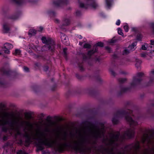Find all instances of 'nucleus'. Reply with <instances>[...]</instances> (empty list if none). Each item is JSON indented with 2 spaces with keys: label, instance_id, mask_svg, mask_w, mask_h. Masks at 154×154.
<instances>
[{
  "label": "nucleus",
  "instance_id": "1",
  "mask_svg": "<svg viewBox=\"0 0 154 154\" xmlns=\"http://www.w3.org/2000/svg\"><path fill=\"white\" fill-rule=\"evenodd\" d=\"M125 119L129 123L131 128L128 129L120 137L119 132L116 131L110 133L109 138L104 137L102 142L106 147L100 146L103 154H138L141 152V147L138 141L126 145L120 149L116 148L125 139L134 137L135 131L133 127L138 125L137 122L128 116H125Z\"/></svg>",
  "mask_w": 154,
  "mask_h": 154
},
{
  "label": "nucleus",
  "instance_id": "2",
  "mask_svg": "<svg viewBox=\"0 0 154 154\" xmlns=\"http://www.w3.org/2000/svg\"><path fill=\"white\" fill-rule=\"evenodd\" d=\"M12 115L7 112L2 111L0 110V125H8L11 129L15 130L17 132V134L20 135L21 133L20 131L21 128H23V126H21V123L20 122V119H22L21 117H14L11 121H9L8 119H5L4 118H8V116Z\"/></svg>",
  "mask_w": 154,
  "mask_h": 154
},
{
  "label": "nucleus",
  "instance_id": "3",
  "mask_svg": "<svg viewBox=\"0 0 154 154\" xmlns=\"http://www.w3.org/2000/svg\"><path fill=\"white\" fill-rule=\"evenodd\" d=\"M83 137H78L77 140L74 141V145L72 146L68 144L67 143H58L56 144V148L59 152H62L63 151L65 147H71L76 152H85V149L83 147L85 139Z\"/></svg>",
  "mask_w": 154,
  "mask_h": 154
},
{
  "label": "nucleus",
  "instance_id": "4",
  "mask_svg": "<svg viewBox=\"0 0 154 154\" xmlns=\"http://www.w3.org/2000/svg\"><path fill=\"white\" fill-rule=\"evenodd\" d=\"M49 131L48 128H46L43 131H39L36 133L35 135L37 137V139L39 140L37 144L38 147L37 151H41L44 149V147L42 146V144L49 147H51L55 143V141H49L47 138L48 134L47 132Z\"/></svg>",
  "mask_w": 154,
  "mask_h": 154
},
{
  "label": "nucleus",
  "instance_id": "5",
  "mask_svg": "<svg viewBox=\"0 0 154 154\" xmlns=\"http://www.w3.org/2000/svg\"><path fill=\"white\" fill-rule=\"evenodd\" d=\"M87 126L89 128L90 133L93 137L97 139L104 137L105 131L103 124H100V128L90 122L88 123Z\"/></svg>",
  "mask_w": 154,
  "mask_h": 154
},
{
  "label": "nucleus",
  "instance_id": "6",
  "mask_svg": "<svg viewBox=\"0 0 154 154\" xmlns=\"http://www.w3.org/2000/svg\"><path fill=\"white\" fill-rule=\"evenodd\" d=\"M142 141L143 144H146L148 146L152 145L151 148L145 149L143 151V154H154V141L152 140L148 134H144L142 137Z\"/></svg>",
  "mask_w": 154,
  "mask_h": 154
},
{
  "label": "nucleus",
  "instance_id": "7",
  "mask_svg": "<svg viewBox=\"0 0 154 154\" xmlns=\"http://www.w3.org/2000/svg\"><path fill=\"white\" fill-rule=\"evenodd\" d=\"M41 39L43 43L47 44L43 47V48H45L52 52L54 51L55 44L53 40L51 38L47 39L44 36L42 37Z\"/></svg>",
  "mask_w": 154,
  "mask_h": 154
},
{
  "label": "nucleus",
  "instance_id": "8",
  "mask_svg": "<svg viewBox=\"0 0 154 154\" xmlns=\"http://www.w3.org/2000/svg\"><path fill=\"white\" fill-rule=\"evenodd\" d=\"M132 112L131 110L128 109L126 111L124 110H120L117 111L114 114V117L112 119V122L114 124H117L119 122V120L118 119L123 116L125 114L127 113H131Z\"/></svg>",
  "mask_w": 154,
  "mask_h": 154
},
{
  "label": "nucleus",
  "instance_id": "9",
  "mask_svg": "<svg viewBox=\"0 0 154 154\" xmlns=\"http://www.w3.org/2000/svg\"><path fill=\"white\" fill-rule=\"evenodd\" d=\"M103 43L99 42L97 43V44L93 47V48L92 50L89 51L88 53L87 56L86 55L84 54L83 56V58L84 60H85L88 58H90L91 56L95 53L97 51L98 48L97 46L100 47H103Z\"/></svg>",
  "mask_w": 154,
  "mask_h": 154
},
{
  "label": "nucleus",
  "instance_id": "10",
  "mask_svg": "<svg viewBox=\"0 0 154 154\" xmlns=\"http://www.w3.org/2000/svg\"><path fill=\"white\" fill-rule=\"evenodd\" d=\"M144 75V73L143 72H139L136 74V76L133 78V80L131 84V87H133L139 84L142 81L141 77Z\"/></svg>",
  "mask_w": 154,
  "mask_h": 154
},
{
  "label": "nucleus",
  "instance_id": "11",
  "mask_svg": "<svg viewBox=\"0 0 154 154\" xmlns=\"http://www.w3.org/2000/svg\"><path fill=\"white\" fill-rule=\"evenodd\" d=\"M79 137H83L85 138V142L83 146V147L85 149V152H81V153H85L87 152H91V150L92 148L91 147H88L86 148L85 147V143H86V142L87 141V136H86V132L85 131H83V134H82L81 132L80 131L79 132Z\"/></svg>",
  "mask_w": 154,
  "mask_h": 154
},
{
  "label": "nucleus",
  "instance_id": "12",
  "mask_svg": "<svg viewBox=\"0 0 154 154\" xmlns=\"http://www.w3.org/2000/svg\"><path fill=\"white\" fill-rule=\"evenodd\" d=\"M20 122L21 123V126L23 127L24 131L25 130L26 128L25 125L28 127L30 129L33 128V125L28 121L23 120L22 119H20Z\"/></svg>",
  "mask_w": 154,
  "mask_h": 154
},
{
  "label": "nucleus",
  "instance_id": "13",
  "mask_svg": "<svg viewBox=\"0 0 154 154\" xmlns=\"http://www.w3.org/2000/svg\"><path fill=\"white\" fill-rule=\"evenodd\" d=\"M69 2L68 0H54L53 1L54 4L57 6L66 5Z\"/></svg>",
  "mask_w": 154,
  "mask_h": 154
},
{
  "label": "nucleus",
  "instance_id": "14",
  "mask_svg": "<svg viewBox=\"0 0 154 154\" xmlns=\"http://www.w3.org/2000/svg\"><path fill=\"white\" fill-rule=\"evenodd\" d=\"M94 0H85V4L79 2V6L81 8H84L86 9L88 8L89 6H90Z\"/></svg>",
  "mask_w": 154,
  "mask_h": 154
},
{
  "label": "nucleus",
  "instance_id": "15",
  "mask_svg": "<svg viewBox=\"0 0 154 154\" xmlns=\"http://www.w3.org/2000/svg\"><path fill=\"white\" fill-rule=\"evenodd\" d=\"M19 17V16L17 14L8 15H6L5 17L8 19L11 20H14L17 19Z\"/></svg>",
  "mask_w": 154,
  "mask_h": 154
},
{
  "label": "nucleus",
  "instance_id": "16",
  "mask_svg": "<svg viewBox=\"0 0 154 154\" xmlns=\"http://www.w3.org/2000/svg\"><path fill=\"white\" fill-rule=\"evenodd\" d=\"M3 29L4 33H8L10 30L9 24L7 23H4L3 25Z\"/></svg>",
  "mask_w": 154,
  "mask_h": 154
},
{
  "label": "nucleus",
  "instance_id": "17",
  "mask_svg": "<svg viewBox=\"0 0 154 154\" xmlns=\"http://www.w3.org/2000/svg\"><path fill=\"white\" fill-rule=\"evenodd\" d=\"M60 36L61 39L63 42L66 45H68L69 44L68 43H67L66 36L65 34L63 33H61Z\"/></svg>",
  "mask_w": 154,
  "mask_h": 154
},
{
  "label": "nucleus",
  "instance_id": "18",
  "mask_svg": "<svg viewBox=\"0 0 154 154\" xmlns=\"http://www.w3.org/2000/svg\"><path fill=\"white\" fill-rule=\"evenodd\" d=\"M131 90V88L129 87H122L120 90V92L119 93V94L120 95L122 93L126 92L129 91Z\"/></svg>",
  "mask_w": 154,
  "mask_h": 154
},
{
  "label": "nucleus",
  "instance_id": "19",
  "mask_svg": "<svg viewBox=\"0 0 154 154\" xmlns=\"http://www.w3.org/2000/svg\"><path fill=\"white\" fill-rule=\"evenodd\" d=\"M33 114V112H26L24 113L25 117L28 120H29L32 119V115Z\"/></svg>",
  "mask_w": 154,
  "mask_h": 154
},
{
  "label": "nucleus",
  "instance_id": "20",
  "mask_svg": "<svg viewBox=\"0 0 154 154\" xmlns=\"http://www.w3.org/2000/svg\"><path fill=\"white\" fill-rule=\"evenodd\" d=\"M0 70L4 74L6 75L9 74L11 72L9 69H6L4 67L1 68Z\"/></svg>",
  "mask_w": 154,
  "mask_h": 154
},
{
  "label": "nucleus",
  "instance_id": "21",
  "mask_svg": "<svg viewBox=\"0 0 154 154\" xmlns=\"http://www.w3.org/2000/svg\"><path fill=\"white\" fill-rule=\"evenodd\" d=\"M70 23V21L69 19H65L63 21L62 27L68 26ZM62 28H63V27Z\"/></svg>",
  "mask_w": 154,
  "mask_h": 154
},
{
  "label": "nucleus",
  "instance_id": "22",
  "mask_svg": "<svg viewBox=\"0 0 154 154\" xmlns=\"http://www.w3.org/2000/svg\"><path fill=\"white\" fill-rule=\"evenodd\" d=\"M13 47V45L9 43H6L4 44V48L5 49H8L10 50Z\"/></svg>",
  "mask_w": 154,
  "mask_h": 154
},
{
  "label": "nucleus",
  "instance_id": "23",
  "mask_svg": "<svg viewBox=\"0 0 154 154\" xmlns=\"http://www.w3.org/2000/svg\"><path fill=\"white\" fill-rule=\"evenodd\" d=\"M37 31L35 29H30L28 32V34L31 36L35 35L37 33Z\"/></svg>",
  "mask_w": 154,
  "mask_h": 154
},
{
  "label": "nucleus",
  "instance_id": "24",
  "mask_svg": "<svg viewBox=\"0 0 154 154\" xmlns=\"http://www.w3.org/2000/svg\"><path fill=\"white\" fill-rule=\"evenodd\" d=\"M12 1L13 3L18 5H20L23 2L22 0H12Z\"/></svg>",
  "mask_w": 154,
  "mask_h": 154
},
{
  "label": "nucleus",
  "instance_id": "25",
  "mask_svg": "<svg viewBox=\"0 0 154 154\" xmlns=\"http://www.w3.org/2000/svg\"><path fill=\"white\" fill-rule=\"evenodd\" d=\"M31 141V137H29L28 138H26L25 140V142L26 144L25 146H28L29 145Z\"/></svg>",
  "mask_w": 154,
  "mask_h": 154
},
{
  "label": "nucleus",
  "instance_id": "26",
  "mask_svg": "<svg viewBox=\"0 0 154 154\" xmlns=\"http://www.w3.org/2000/svg\"><path fill=\"white\" fill-rule=\"evenodd\" d=\"M6 11L5 10V9L4 7L2 8L0 10V14L3 15H5Z\"/></svg>",
  "mask_w": 154,
  "mask_h": 154
},
{
  "label": "nucleus",
  "instance_id": "27",
  "mask_svg": "<svg viewBox=\"0 0 154 154\" xmlns=\"http://www.w3.org/2000/svg\"><path fill=\"white\" fill-rule=\"evenodd\" d=\"M127 80L126 78H120L118 79L119 82L120 83H123L126 82Z\"/></svg>",
  "mask_w": 154,
  "mask_h": 154
},
{
  "label": "nucleus",
  "instance_id": "28",
  "mask_svg": "<svg viewBox=\"0 0 154 154\" xmlns=\"http://www.w3.org/2000/svg\"><path fill=\"white\" fill-rule=\"evenodd\" d=\"M90 6L92 7L94 9L96 8L98 6V5L95 2L94 0L92 3H91Z\"/></svg>",
  "mask_w": 154,
  "mask_h": 154
},
{
  "label": "nucleus",
  "instance_id": "29",
  "mask_svg": "<svg viewBox=\"0 0 154 154\" xmlns=\"http://www.w3.org/2000/svg\"><path fill=\"white\" fill-rule=\"evenodd\" d=\"M141 63V61L139 60H136V63L135 64L137 68L140 67V65Z\"/></svg>",
  "mask_w": 154,
  "mask_h": 154
},
{
  "label": "nucleus",
  "instance_id": "30",
  "mask_svg": "<svg viewBox=\"0 0 154 154\" xmlns=\"http://www.w3.org/2000/svg\"><path fill=\"white\" fill-rule=\"evenodd\" d=\"M44 116V114L43 113H42L41 114L39 115L38 116V117L39 118V120L41 121L43 119V117Z\"/></svg>",
  "mask_w": 154,
  "mask_h": 154
},
{
  "label": "nucleus",
  "instance_id": "31",
  "mask_svg": "<svg viewBox=\"0 0 154 154\" xmlns=\"http://www.w3.org/2000/svg\"><path fill=\"white\" fill-rule=\"evenodd\" d=\"M21 53L20 51L18 49H16L15 50V52L14 53V55H19Z\"/></svg>",
  "mask_w": 154,
  "mask_h": 154
},
{
  "label": "nucleus",
  "instance_id": "32",
  "mask_svg": "<svg viewBox=\"0 0 154 154\" xmlns=\"http://www.w3.org/2000/svg\"><path fill=\"white\" fill-rule=\"evenodd\" d=\"M60 139L64 141H66V132H64V134L63 137L60 138Z\"/></svg>",
  "mask_w": 154,
  "mask_h": 154
},
{
  "label": "nucleus",
  "instance_id": "33",
  "mask_svg": "<svg viewBox=\"0 0 154 154\" xmlns=\"http://www.w3.org/2000/svg\"><path fill=\"white\" fill-rule=\"evenodd\" d=\"M91 47V45L90 44L88 43L85 44L83 46L84 48H90Z\"/></svg>",
  "mask_w": 154,
  "mask_h": 154
},
{
  "label": "nucleus",
  "instance_id": "34",
  "mask_svg": "<svg viewBox=\"0 0 154 154\" xmlns=\"http://www.w3.org/2000/svg\"><path fill=\"white\" fill-rule=\"evenodd\" d=\"M17 154H27V153H26L24 151L20 150L17 152Z\"/></svg>",
  "mask_w": 154,
  "mask_h": 154
},
{
  "label": "nucleus",
  "instance_id": "35",
  "mask_svg": "<svg viewBox=\"0 0 154 154\" xmlns=\"http://www.w3.org/2000/svg\"><path fill=\"white\" fill-rule=\"evenodd\" d=\"M136 45V43H132L131 45L128 46V48L131 50L133 49L134 47Z\"/></svg>",
  "mask_w": 154,
  "mask_h": 154
},
{
  "label": "nucleus",
  "instance_id": "36",
  "mask_svg": "<svg viewBox=\"0 0 154 154\" xmlns=\"http://www.w3.org/2000/svg\"><path fill=\"white\" fill-rule=\"evenodd\" d=\"M107 6L110 7L111 5V1L110 0H106Z\"/></svg>",
  "mask_w": 154,
  "mask_h": 154
},
{
  "label": "nucleus",
  "instance_id": "37",
  "mask_svg": "<svg viewBox=\"0 0 154 154\" xmlns=\"http://www.w3.org/2000/svg\"><path fill=\"white\" fill-rule=\"evenodd\" d=\"M142 38V35L140 34H138L137 36V39L139 41L141 40Z\"/></svg>",
  "mask_w": 154,
  "mask_h": 154
},
{
  "label": "nucleus",
  "instance_id": "38",
  "mask_svg": "<svg viewBox=\"0 0 154 154\" xmlns=\"http://www.w3.org/2000/svg\"><path fill=\"white\" fill-rule=\"evenodd\" d=\"M129 50L127 49H125L123 52V54L127 55L129 53Z\"/></svg>",
  "mask_w": 154,
  "mask_h": 154
},
{
  "label": "nucleus",
  "instance_id": "39",
  "mask_svg": "<svg viewBox=\"0 0 154 154\" xmlns=\"http://www.w3.org/2000/svg\"><path fill=\"white\" fill-rule=\"evenodd\" d=\"M118 33L119 34L122 36H123V34L122 32V30L120 28L118 29Z\"/></svg>",
  "mask_w": 154,
  "mask_h": 154
},
{
  "label": "nucleus",
  "instance_id": "40",
  "mask_svg": "<svg viewBox=\"0 0 154 154\" xmlns=\"http://www.w3.org/2000/svg\"><path fill=\"white\" fill-rule=\"evenodd\" d=\"M67 50V48H65L63 49V52L64 53V55L65 57H66V56L67 55V54L66 53Z\"/></svg>",
  "mask_w": 154,
  "mask_h": 154
},
{
  "label": "nucleus",
  "instance_id": "41",
  "mask_svg": "<svg viewBox=\"0 0 154 154\" xmlns=\"http://www.w3.org/2000/svg\"><path fill=\"white\" fill-rule=\"evenodd\" d=\"M51 126H57V123L55 122H50Z\"/></svg>",
  "mask_w": 154,
  "mask_h": 154
},
{
  "label": "nucleus",
  "instance_id": "42",
  "mask_svg": "<svg viewBox=\"0 0 154 154\" xmlns=\"http://www.w3.org/2000/svg\"><path fill=\"white\" fill-rule=\"evenodd\" d=\"M49 69V67L47 65H45L43 67L44 70L45 71H47Z\"/></svg>",
  "mask_w": 154,
  "mask_h": 154
},
{
  "label": "nucleus",
  "instance_id": "43",
  "mask_svg": "<svg viewBox=\"0 0 154 154\" xmlns=\"http://www.w3.org/2000/svg\"><path fill=\"white\" fill-rule=\"evenodd\" d=\"M2 130L3 131L6 132L8 130V128L6 127L3 126L2 128Z\"/></svg>",
  "mask_w": 154,
  "mask_h": 154
},
{
  "label": "nucleus",
  "instance_id": "44",
  "mask_svg": "<svg viewBox=\"0 0 154 154\" xmlns=\"http://www.w3.org/2000/svg\"><path fill=\"white\" fill-rule=\"evenodd\" d=\"M124 29L126 32H127L128 30V26L127 25L124 26Z\"/></svg>",
  "mask_w": 154,
  "mask_h": 154
},
{
  "label": "nucleus",
  "instance_id": "45",
  "mask_svg": "<svg viewBox=\"0 0 154 154\" xmlns=\"http://www.w3.org/2000/svg\"><path fill=\"white\" fill-rule=\"evenodd\" d=\"M88 143L91 144L92 145H94L97 144V141L96 140H94L92 142L90 143V141H88Z\"/></svg>",
  "mask_w": 154,
  "mask_h": 154
},
{
  "label": "nucleus",
  "instance_id": "46",
  "mask_svg": "<svg viewBox=\"0 0 154 154\" xmlns=\"http://www.w3.org/2000/svg\"><path fill=\"white\" fill-rule=\"evenodd\" d=\"M111 74L114 76H115L116 75V74L112 70H111L110 71Z\"/></svg>",
  "mask_w": 154,
  "mask_h": 154
},
{
  "label": "nucleus",
  "instance_id": "47",
  "mask_svg": "<svg viewBox=\"0 0 154 154\" xmlns=\"http://www.w3.org/2000/svg\"><path fill=\"white\" fill-rule=\"evenodd\" d=\"M76 15L77 16H79L81 14V13L79 11H77L76 12Z\"/></svg>",
  "mask_w": 154,
  "mask_h": 154
},
{
  "label": "nucleus",
  "instance_id": "48",
  "mask_svg": "<svg viewBox=\"0 0 154 154\" xmlns=\"http://www.w3.org/2000/svg\"><path fill=\"white\" fill-rule=\"evenodd\" d=\"M23 68L25 71L27 72H29V69L28 67L26 66H24L23 67Z\"/></svg>",
  "mask_w": 154,
  "mask_h": 154
},
{
  "label": "nucleus",
  "instance_id": "49",
  "mask_svg": "<svg viewBox=\"0 0 154 154\" xmlns=\"http://www.w3.org/2000/svg\"><path fill=\"white\" fill-rule=\"evenodd\" d=\"M4 53L6 54H9L10 53L9 49H5V50H4Z\"/></svg>",
  "mask_w": 154,
  "mask_h": 154
},
{
  "label": "nucleus",
  "instance_id": "50",
  "mask_svg": "<svg viewBox=\"0 0 154 154\" xmlns=\"http://www.w3.org/2000/svg\"><path fill=\"white\" fill-rule=\"evenodd\" d=\"M24 137H25L26 138H28L30 136L26 132H25V134L24 135Z\"/></svg>",
  "mask_w": 154,
  "mask_h": 154
},
{
  "label": "nucleus",
  "instance_id": "51",
  "mask_svg": "<svg viewBox=\"0 0 154 154\" xmlns=\"http://www.w3.org/2000/svg\"><path fill=\"white\" fill-rule=\"evenodd\" d=\"M106 49L109 51V52H110L111 51V48L108 46H106L105 47Z\"/></svg>",
  "mask_w": 154,
  "mask_h": 154
},
{
  "label": "nucleus",
  "instance_id": "52",
  "mask_svg": "<svg viewBox=\"0 0 154 154\" xmlns=\"http://www.w3.org/2000/svg\"><path fill=\"white\" fill-rule=\"evenodd\" d=\"M79 67L80 68V70L81 71H83V68L82 64H79Z\"/></svg>",
  "mask_w": 154,
  "mask_h": 154
},
{
  "label": "nucleus",
  "instance_id": "53",
  "mask_svg": "<svg viewBox=\"0 0 154 154\" xmlns=\"http://www.w3.org/2000/svg\"><path fill=\"white\" fill-rule=\"evenodd\" d=\"M146 54L145 53H142L140 54L141 57H145L146 56Z\"/></svg>",
  "mask_w": 154,
  "mask_h": 154
},
{
  "label": "nucleus",
  "instance_id": "54",
  "mask_svg": "<svg viewBox=\"0 0 154 154\" xmlns=\"http://www.w3.org/2000/svg\"><path fill=\"white\" fill-rule=\"evenodd\" d=\"M100 59L99 58H97L95 59V61L96 63L97 62H99L100 61Z\"/></svg>",
  "mask_w": 154,
  "mask_h": 154
},
{
  "label": "nucleus",
  "instance_id": "55",
  "mask_svg": "<svg viewBox=\"0 0 154 154\" xmlns=\"http://www.w3.org/2000/svg\"><path fill=\"white\" fill-rule=\"evenodd\" d=\"M142 49L144 50H146L147 49V48H146L145 45H144L142 46Z\"/></svg>",
  "mask_w": 154,
  "mask_h": 154
},
{
  "label": "nucleus",
  "instance_id": "56",
  "mask_svg": "<svg viewBox=\"0 0 154 154\" xmlns=\"http://www.w3.org/2000/svg\"><path fill=\"white\" fill-rule=\"evenodd\" d=\"M150 45H154V40H151L150 41Z\"/></svg>",
  "mask_w": 154,
  "mask_h": 154
},
{
  "label": "nucleus",
  "instance_id": "57",
  "mask_svg": "<svg viewBox=\"0 0 154 154\" xmlns=\"http://www.w3.org/2000/svg\"><path fill=\"white\" fill-rule=\"evenodd\" d=\"M151 26L152 28L153 32H154V23H151Z\"/></svg>",
  "mask_w": 154,
  "mask_h": 154
},
{
  "label": "nucleus",
  "instance_id": "58",
  "mask_svg": "<svg viewBox=\"0 0 154 154\" xmlns=\"http://www.w3.org/2000/svg\"><path fill=\"white\" fill-rule=\"evenodd\" d=\"M35 65L37 67H38L41 65V64L40 63H35Z\"/></svg>",
  "mask_w": 154,
  "mask_h": 154
},
{
  "label": "nucleus",
  "instance_id": "59",
  "mask_svg": "<svg viewBox=\"0 0 154 154\" xmlns=\"http://www.w3.org/2000/svg\"><path fill=\"white\" fill-rule=\"evenodd\" d=\"M120 21L119 20H118L117 22L116 23V24L117 25H120Z\"/></svg>",
  "mask_w": 154,
  "mask_h": 154
},
{
  "label": "nucleus",
  "instance_id": "60",
  "mask_svg": "<svg viewBox=\"0 0 154 154\" xmlns=\"http://www.w3.org/2000/svg\"><path fill=\"white\" fill-rule=\"evenodd\" d=\"M154 75V69L152 70L151 71L150 75Z\"/></svg>",
  "mask_w": 154,
  "mask_h": 154
},
{
  "label": "nucleus",
  "instance_id": "61",
  "mask_svg": "<svg viewBox=\"0 0 154 154\" xmlns=\"http://www.w3.org/2000/svg\"><path fill=\"white\" fill-rule=\"evenodd\" d=\"M43 30V28L41 26L39 27V30H38L39 32H42Z\"/></svg>",
  "mask_w": 154,
  "mask_h": 154
},
{
  "label": "nucleus",
  "instance_id": "62",
  "mask_svg": "<svg viewBox=\"0 0 154 154\" xmlns=\"http://www.w3.org/2000/svg\"><path fill=\"white\" fill-rule=\"evenodd\" d=\"M5 83L3 82H0V86H2L4 85Z\"/></svg>",
  "mask_w": 154,
  "mask_h": 154
},
{
  "label": "nucleus",
  "instance_id": "63",
  "mask_svg": "<svg viewBox=\"0 0 154 154\" xmlns=\"http://www.w3.org/2000/svg\"><path fill=\"white\" fill-rule=\"evenodd\" d=\"M42 154H49V153L48 152H45L44 151H42Z\"/></svg>",
  "mask_w": 154,
  "mask_h": 154
},
{
  "label": "nucleus",
  "instance_id": "64",
  "mask_svg": "<svg viewBox=\"0 0 154 154\" xmlns=\"http://www.w3.org/2000/svg\"><path fill=\"white\" fill-rule=\"evenodd\" d=\"M33 89H34V91H35V89H38V88L36 86H34L33 87Z\"/></svg>",
  "mask_w": 154,
  "mask_h": 154
}]
</instances>
